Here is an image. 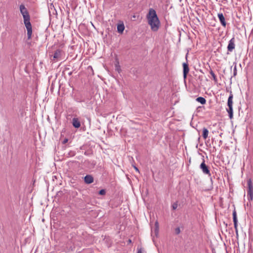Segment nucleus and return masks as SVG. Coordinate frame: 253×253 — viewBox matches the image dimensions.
<instances>
[{"instance_id": "17", "label": "nucleus", "mask_w": 253, "mask_h": 253, "mask_svg": "<svg viewBox=\"0 0 253 253\" xmlns=\"http://www.w3.org/2000/svg\"><path fill=\"white\" fill-rule=\"evenodd\" d=\"M155 233L157 234L158 233L159 224L158 221H156L155 224Z\"/></svg>"}, {"instance_id": "19", "label": "nucleus", "mask_w": 253, "mask_h": 253, "mask_svg": "<svg viewBox=\"0 0 253 253\" xmlns=\"http://www.w3.org/2000/svg\"><path fill=\"white\" fill-rule=\"evenodd\" d=\"M105 193H106V191L104 189H101L99 192V194L101 195H104L105 194Z\"/></svg>"}, {"instance_id": "1", "label": "nucleus", "mask_w": 253, "mask_h": 253, "mask_svg": "<svg viewBox=\"0 0 253 253\" xmlns=\"http://www.w3.org/2000/svg\"><path fill=\"white\" fill-rule=\"evenodd\" d=\"M19 9L24 19V23L27 30L28 39H31L32 34V27L30 22V16L29 12L24 4L19 6Z\"/></svg>"}, {"instance_id": "12", "label": "nucleus", "mask_w": 253, "mask_h": 253, "mask_svg": "<svg viewBox=\"0 0 253 253\" xmlns=\"http://www.w3.org/2000/svg\"><path fill=\"white\" fill-rule=\"evenodd\" d=\"M125 29V26L123 23L118 24L117 26V31L119 33L122 34Z\"/></svg>"}, {"instance_id": "11", "label": "nucleus", "mask_w": 253, "mask_h": 253, "mask_svg": "<svg viewBox=\"0 0 253 253\" xmlns=\"http://www.w3.org/2000/svg\"><path fill=\"white\" fill-rule=\"evenodd\" d=\"M61 56V51L59 49L56 50L53 56V60H56L58 59Z\"/></svg>"}, {"instance_id": "2", "label": "nucleus", "mask_w": 253, "mask_h": 253, "mask_svg": "<svg viewBox=\"0 0 253 253\" xmlns=\"http://www.w3.org/2000/svg\"><path fill=\"white\" fill-rule=\"evenodd\" d=\"M147 18L151 30L154 32L157 31L159 28L160 22L156 12L154 9L150 8L149 9L148 14L147 15Z\"/></svg>"}, {"instance_id": "18", "label": "nucleus", "mask_w": 253, "mask_h": 253, "mask_svg": "<svg viewBox=\"0 0 253 253\" xmlns=\"http://www.w3.org/2000/svg\"><path fill=\"white\" fill-rule=\"evenodd\" d=\"M177 206H178L177 203H174L172 205V208L173 210H175L177 209Z\"/></svg>"}, {"instance_id": "7", "label": "nucleus", "mask_w": 253, "mask_h": 253, "mask_svg": "<svg viewBox=\"0 0 253 253\" xmlns=\"http://www.w3.org/2000/svg\"><path fill=\"white\" fill-rule=\"evenodd\" d=\"M182 66L183 68V78L184 79H186L187 77V75L189 71L188 64H187V63H183Z\"/></svg>"}, {"instance_id": "25", "label": "nucleus", "mask_w": 253, "mask_h": 253, "mask_svg": "<svg viewBox=\"0 0 253 253\" xmlns=\"http://www.w3.org/2000/svg\"><path fill=\"white\" fill-rule=\"evenodd\" d=\"M137 253H142V252L141 251V249H139V250H138Z\"/></svg>"}, {"instance_id": "14", "label": "nucleus", "mask_w": 253, "mask_h": 253, "mask_svg": "<svg viewBox=\"0 0 253 253\" xmlns=\"http://www.w3.org/2000/svg\"><path fill=\"white\" fill-rule=\"evenodd\" d=\"M196 100L203 105L205 104L206 103V100L203 97H199L196 98Z\"/></svg>"}, {"instance_id": "4", "label": "nucleus", "mask_w": 253, "mask_h": 253, "mask_svg": "<svg viewBox=\"0 0 253 253\" xmlns=\"http://www.w3.org/2000/svg\"><path fill=\"white\" fill-rule=\"evenodd\" d=\"M248 190H247V198L249 201L253 200V186L252 185V181L251 179L247 181Z\"/></svg>"}, {"instance_id": "10", "label": "nucleus", "mask_w": 253, "mask_h": 253, "mask_svg": "<svg viewBox=\"0 0 253 253\" xmlns=\"http://www.w3.org/2000/svg\"><path fill=\"white\" fill-rule=\"evenodd\" d=\"M72 125L75 128H79L81 126V123L79 119L77 118H74L72 120Z\"/></svg>"}, {"instance_id": "5", "label": "nucleus", "mask_w": 253, "mask_h": 253, "mask_svg": "<svg viewBox=\"0 0 253 253\" xmlns=\"http://www.w3.org/2000/svg\"><path fill=\"white\" fill-rule=\"evenodd\" d=\"M205 162V160L203 159V162L201 164L200 166V168L204 174H207L209 176H211V173L209 170V168L206 165Z\"/></svg>"}, {"instance_id": "6", "label": "nucleus", "mask_w": 253, "mask_h": 253, "mask_svg": "<svg viewBox=\"0 0 253 253\" xmlns=\"http://www.w3.org/2000/svg\"><path fill=\"white\" fill-rule=\"evenodd\" d=\"M235 48V39L232 38L229 41L227 45V50L229 52H232Z\"/></svg>"}, {"instance_id": "3", "label": "nucleus", "mask_w": 253, "mask_h": 253, "mask_svg": "<svg viewBox=\"0 0 253 253\" xmlns=\"http://www.w3.org/2000/svg\"><path fill=\"white\" fill-rule=\"evenodd\" d=\"M233 95L232 94V92L231 91L227 101V106L228 107V109H226L227 112L228 113L229 117L230 119H232L233 117Z\"/></svg>"}, {"instance_id": "21", "label": "nucleus", "mask_w": 253, "mask_h": 253, "mask_svg": "<svg viewBox=\"0 0 253 253\" xmlns=\"http://www.w3.org/2000/svg\"><path fill=\"white\" fill-rule=\"evenodd\" d=\"M234 228L235 229L236 235L238 236V228H237V222H236V225L235 224H234Z\"/></svg>"}, {"instance_id": "13", "label": "nucleus", "mask_w": 253, "mask_h": 253, "mask_svg": "<svg viewBox=\"0 0 253 253\" xmlns=\"http://www.w3.org/2000/svg\"><path fill=\"white\" fill-rule=\"evenodd\" d=\"M208 134H209V130H208L207 128L204 127L203 128V134H202L203 137L205 139H206L208 137Z\"/></svg>"}, {"instance_id": "15", "label": "nucleus", "mask_w": 253, "mask_h": 253, "mask_svg": "<svg viewBox=\"0 0 253 253\" xmlns=\"http://www.w3.org/2000/svg\"><path fill=\"white\" fill-rule=\"evenodd\" d=\"M233 220L234 224L236 225V222H238V220L237 217L236 211L235 210H234L233 212Z\"/></svg>"}, {"instance_id": "26", "label": "nucleus", "mask_w": 253, "mask_h": 253, "mask_svg": "<svg viewBox=\"0 0 253 253\" xmlns=\"http://www.w3.org/2000/svg\"><path fill=\"white\" fill-rule=\"evenodd\" d=\"M128 242H129V243H130L131 241V240L129 239V240H128Z\"/></svg>"}, {"instance_id": "23", "label": "nucleus", "mask_w": 253, "mask_h": 253, "mask_svg": "<svg viewBox=\"0 0 253 253\" xmlns=\"http://www.w3.org/2000/svg\"><path fill=\"white\" fill-rule=\"evenodd\" d=\"M133 167L136 171L139 172V169L136 167L134 166Z\"/></svg>"}, {"instance_id": "8", "label": "nucleus", "mask_w": 253, "mask_h": 253, "mask_svg": "<svg viewBox=\"0 0 253 253\" xmlns=\"http://www.w3.org/2000/svg\"><path fill=\"white\" fill-rule=\"evenodd\" d=\"M217 16H218V18L219 20V21H220L221 25L222 26H223L224 27H225L226 26V23L225 19V18L224 17L223 13H218Z\"/></svg>"}, {"instance_id": "16", "label": "nucleus", "mask_w": 253, "mask_h": 253, "mask_svg": "<svg viewBox=\"0 0 253 253\" xmlns=\"http://www.w3.org/2000/svg\"><path fill=\"white\" fill-rule=\"evenodd\" d=\"M210 73L211 75V76H212L214 82H217L216 77L215 74L214 73V72H213V71L211 70V71L210 72Z\"/></svg>"}, {"instance_id": "27", "label": "nucleus", "mask_w": 253, "mask_h": 253, "mask_svg": "<svg viewBox=\"0 0 253 253\" xmlns=\"http://www.w3.org/2000/svg\"><path fill=\"white\" fill-rule=\"evenodd\" d=\"M222 143V141L220 140V142H219V143Z\"/></svg>"}, {"instance_id": "22", "label": "nucleus", "mask_w": 253, "mask_h": 253, "mask_svg": "<svg viewBox=\"0 0 253 253\" xmlns=\"http://www.w3.org/2000/svg\"><path fill=\"white\" fill-rule=\"evenodd\" d=\"M236 75H237V70H236V67L235 66L234 69L233 75H234V76H235Z\"/></svg>"}, {"instance_id": "9", "label": "nucleus", "mask_w": 253, "mask_h": 253, "mask_svg": "<svg viewBox=\"0 0 253 253\" xmlns=\"http://www.w3.org/2000/svg\"><path fill=\"white\" fill-rule=\"evenodd\" d=\"M84 181L86 184H90L93 182V177L91 175H86L84 177Z\"/></svg>"}, {"instance_id": "24", "label": "nucleus", "mask_w": 253, "mask_h": 253, "mask_svg": "<svg viewBox=\"0 0 253 253\" xmlns=\"http://www.w3.org/2000/svg\"><path fill=\"white\" fill-rule=\"evenodd\" d=\"M67 141H68V139L66 138V139H65L63 140V143L64 144H65V143H66V142H67Z\"/></svg>"}, {"instance_id": "20", "label": "nucleus", "mask_w": 253, "mask_h": 253, "mask_svg": "<svg viewBox=\"0 0 253 253\" xmlns=\"http://www.w3.org/2000/svg\"><path fill=\"white\" fill-rule=\"evenodd\" d=\"M175 233L177 235L179 234L180 233V229L179 227H177L175 229Z\"/></svg>"}]
</instances>
